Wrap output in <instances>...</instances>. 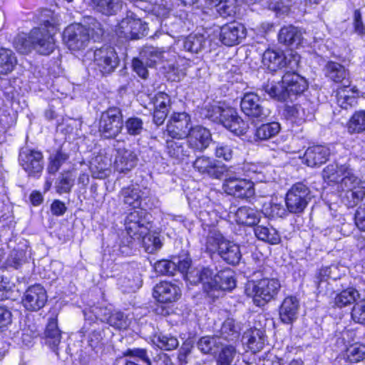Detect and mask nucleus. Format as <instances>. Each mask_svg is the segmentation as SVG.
I'll use <instances>...</instances> for the list:
<instances>
[{"instance_id": "obj_1", "label": "nucleus", "mask_w": 365, "mask_h": 365, "mask_svg": "<svg viewBox=\"0 0 365 365\" xmlns=\"http://www.w3.org/2000/svg\"><path fill=\"white\" fill-rule=\"evenodd\" d=\"M54 24L45 21L41 27L33 29L27 37L19 36L15 41L16 49L21 53L35 50L41 55H49L56 47Z\"/></svg>"}, {"instance_id": "obj_2", "label": "nucleus", "mask_w": 365, "mask_h": 365, "mask_svg": "<svg viewBox=\"0 0 365 365\" xmlns=\"http://www.w3.org/2000/svg\"><path fill=\"white\" fill-rule=\"evenodd\" d=\"M103 34L101 24L95 18L88 16L83 24H73L66 28L63 38L70 50L84 49L91 39L98 41Z\"/></svg>"}, {"instance_id": "obj_3", "label": "nucleus", "mask_w": 365, "mask_h": 365, "mask_svg": "<svg viewBox=\"0 0 365 365\" xmlns=\"http://www.w3.org/2000/svg\"><path fill=\"white\" fill-rule=\"evenodd\" d=\"M186 277L191 284L201 283L202 289L207 294L218 290L231 291L236 286L230 270H222L215 273L210 268L204 267L187 273Z\"/></svg>"}, {"instance_id": "obj_4", "label": "nucleus", "mask_w": 365, "mask_h": 365, "mask_svg": "<svg viewBox=\"0 0 365 365\" xmlns=\"http://www.w3.org/2000/svg\"><path fill=\"white\" fill-rule=\"evenodd\" d=\"M123 128V113L119 108L111 107L102 113L98 123V132L102 138H115Z\"/></svg>"}, {"instance_id": "obj_5", "label": "nucleus", "mask_w": 365, "mask_h": 365, "mask_svg": "<svg viewBox=\"0 0 365 365\" xmlns=\"http://www.w3.org/2000/svg\"><path fill=\"white\" fill-rule=\"evenodd\" d=\"M124 225L128 234L140 240L151 228V215L143 209L134 210L126 215Z\"/></svg>"}, {"instance_id": "obj_6", "label": "nucleus", "mask_w": 365, "mask_h": 365, "mask_svg": "<svg viewBox=\"0 0 365 365\" xmlns=\"http://www.w3.org/2000/svg\"><path fill=\"white\" fill-rule=\"evenodd\" d=\"M311 191L302 182L294 184L288 190L285 197L287 210L294 214L302 213L312 200Z\"/></svg>"}, {"instance_id": "obj_7", "label": "nucleus", "mask_w": 365, "mask_h": 365, "mask_svg": "<svg viewBox=\"0 0 365 365\" xmlns=\"http://www.w3.org/2000/svg\"><path fill=\"white\" fill-rule=\"evenodd\" d=\"M263 103L256 93H247L241 99L240 108L250 120L263 121L270 114V110L263 105Z\"/></svg>"}, {"instance_id": "obj_8", "label": "nucleus", "mask_w": 365, "mask_h": 365, "mask_svg": "<svg viewBox=\"0 0 365 365\" xmlns=\"http://www.w3.org/2000/svg\"><path fill=\"white\" fill-rule=\"evenodd\" d=\"M119 64L118 56L110 46L96 49L93 54V65L103 75L110 74Z\"/></svg>"}, {"instance_id": "obj_9", "label": "nucleus", "mask_w": 365, "mask_h": 365, "mask_svg": "<svg viewBox=\"0 0 365 365\" xmlns=\"http://www.w3.org/2000/svg\"><path fill=\"white\" fill-rule=\"evenodd\" d=\"M19 160L29 176H38L43 169V156L40 151L23 148L20 150Z\"/></svg>"}, {"instance_id": "obj_10", "label": "nucleus", "mask_w": 365, "mask_h": 365, "mask_svg": "<svg viewBox=\"0 0 365 365\" xmlns=\"http://www.w3.org/2000/svg\"><path fill=\"white\" fill-rule=\"evenodd\" d=\"M222 188L227 194L239 198H247L255 195L253 182L240 177H227Z\"/></svg>"}, {"instance_id": "obj_11", "label": "nucleus", "mask_w": 365, "mask_h": 365, "mask_svg": "<svg viewBox=\"0 0 365 365\" xmlns=\"http://www.w3.org/2000/svg\"><path fill=\"white\" fill-rule=\"evenodd\" d=\"M277 279H263L258 282H248L245 287L247 297H274L280 289Z\"/></svg>"}, {"instance_id": "obj_12", "label": "nucleus", "mask_w": 365, "mask_h": 365, "mask_svg": "<svg viewBox=\"0 0 365 365\" xmlns=\"http://www.w3.org/2000/svg\"><path fill=\"white\" fill-rule=\"evenodd\" d=\"M191 129L190 117L186 113H174L167 124L168 135L172 138H186Z\"/></svg>"}, {"instance_id": "obj_13", "label": "nucleus", "mask_w": 365, "mask_h": 365, "mask_svg": "<svg viewBox=\"0 0 365 365\" xmlns=\"http://www.w3.org/2000/svg\"><path fill=\"white\" fill-rule=\"evenodd\" d=\"M246 35L247 30L244 25L232 22L221 27L220 39L225 45L232 46L239 44Z\"/></svg>"}, {"instance_id": "obj_14", "label": "nucleus", "mask_w": 365, "mask_h": 365, "mask_svg": "<svg viewBox=\"0 0 365 365\" xmlns=\"http://www.w3.org/2000/svg\"><path fill=\"white\" fill-rule=\"evenodd\" d=\"M186 138L192 152L204 151L212 141L210 130L200 125L192 128Z\"/></svg>"}, {"instance_id": "obj_15", "label": "nucleus", "mask_w": 365, "mask_h": 365, "mask_svg": "<svg viewBox=\"0 0 365 365\" xmlns=\"http://www.w3.org/2000/svg\"><path fill=\"white\" fill-rule=\"evenodd\" d=\"M165 153L170 158L182 161L190 157L192 151L186 138H171L166 140Z\"/></svg>"}, {"instance_id": "obj_16", "label": "nucleus", "mask_w": 365, "mask_h": 365, "mask_svg": "<svg viewBox=\"0 0 365 365\" xmlns=\"http://www.w3.org/2000/svg\"><path fill=\"white\" fill-rule=\"evenodd\" d=\"M222 118L220 123L227 129L237 135L246 133L248 125L238 115L237 110L231 107L225 108L222 113Z\"/></svg>"}, {"instance_id": "obj_17", "label": "nucleus", "mask_w": 365, "mask_h": 365, "mask_svg": "<svg viewBox=\"0 0 365 365\" xmlns=\"http://www.w3.org/2000/svg\"><path fill=\"white\" fill-rule=\"evenodd\" d=\"M192 166L199 173L216 179L222 178L225 171L224 166H221L215 160L205 155L197 158Z\"/></svg>"}, {"instance_id": "obj_18", "label": "nucleus", "mask_w": 365, "mask_h": 365, "mask_svg": "<svg viewBox=\"0 0 365 365\" xmlns=\"http://www.w3.org/2000/svg\"><path fill=\"white\" fill-rule=\"evenodd\" d=\"M91 312L97 316H102L107 323L118 329H125L128 327L127 317L122 312H111L107 307L94 306L91 307Z\"/></svg>"}, {"instance_id": "obj_19", "label": "nucleus", "mask_w": 365, "mask_h": 365, "mask_svg": "<svg viewBox=\"0 0 365 365\" xmlns=\"http://www.w3.org/2000/svg\"><path fill=\"white\" fill-rule=\"evenodd\" d=\"M137 155L132 150L118 148L114 161V168L119 173H126L137 164Z\"/></svg>"}, {"instance_id": "obj_20", "label": "nucleus", "mask_w": 365, "mask_h": 365, "mask_svg": "<svg viewBox=\"0 0 365 365\" xmlns=\"http://www.w3.org/2000/svg\"><path fill=\"white\" fill-rule=\"evenodd\" d=\"M325 76L336 83H342L344 88L350 85L349 73L345 67L336 62L329 61L324 68Z\"/></svg>"}, {"instance_id": "obj_21", "label": "nucleus", "mask_w": 365, "mask_h": 365, "mask_svg": "<svg viewBox=\"0 0 365 365\" xmlns=\"http://www.w3.org/2000/svg\"><path fill=\"white\" fill-rule=\"evenodd\" d=\"M329 149L323 145H314L305 151L304 160L312 168L318 167L326 163L329 156Z\"/></svg>"}, {"instance_id": "obj_22", "label": "nucleus", "mask_w": 365, "mask_h": 365, "mask_svg": "<svg viewBox=\"0 0 365 365\" xmlns=\"http://www.w3.org/2000/svg\"><path fill=\"white\" fill-rule=\"evenodd\" d=\"M283 83L288 92V97L302 93L308 87L307 81L294 72H287L283 76Z\"/></svg>"}, {"instance_id": "obj_23", "label": "nucleus", "mask_w": 365, "mask_h": 365, "mask_svg": "<svg viewBox=\"0 0 365 365\" xmlns=\"http://www.w3.org/2000/svg\"><path fill=\"white\" fill-rule=\"evenodd\" d=\"M264 331L258 329H251L247 331L243 335L244 343L247 348L253 353L259 352L265 344Z\"/></svg>"}, {"instance_id": "obj_24", "label": "nucleus", "mask_w": 365, "mask_h": 365, "mask_svg": "<svg viewBox=\"0 0 365 365\" xmlns=\"http://www.w3.org/2000/svg\"><path fill=\"white\" fill-rule=\"evenodd\" d=\"M262 212L255 208L243 206L235 212V220L237 224L254 226L259 222Z\"/></svg>"}, {"instance_id": "obj_25", "label": "nucleus", "mask_w": 365, "mask_h": 365, "mask_svg": "<svg viewBox=\"0 0 365 365\" xmlns=\"http://www.w3.org/2000/svg\"><path fill=\"white\" fill-rule=\"evenodd\" d=\"M299 301L297 298H284L280 308L279 317L284 324L292 323L297 317Z\"/></svg>"}, {"instance_id": "obj_26", "label": "nucleus", "mask_w": 365, "mask_h": 365, "mask_svg": "<svg viewBox=\"0 0 365 365\" xmlns=\"http://www.w3.org/2000/svg\"><path fill=\"white\" fill-rule=\"evenodd\" d=\"M218 255L228 264H236L241 259V252L237 245L225 240L221 243Z\"/></svg>"}, {"instance_id": "obj_27", "label": "nucleus", "mask_w": 365, "mask_h": 365, "mask_svg": "<svg viewBox=\"0 0 365 365\" xmlns=\"http://www.w3.org/2000/svg\"><path fill=\"white\" fill-rule=\"evenodd\" d=\"M262 63L269 70L275 71L287 65L286 57L281 51L266 50L262 56Z\"/></svg>"}, {"instance_id": "obj_28", "label": "nucleus", "mask_w": 365, "mask_h": 365, "mask_svg": "<svg viewBox=\"0 0 365 365\" xmlns=\"http://www.w3.org/2000/svg\"><path fill=\"white\" fill-rule=\"evenodd\" d=\"M46 344H48L57 354V346L61 342V331L58 328L57 319L49 318L45 331Z\"/></svg>"}, {"instance_id": "obj_29", "label": "nucleus", "mask_w": 365, "mask_h": 365, "mask_svg": "<svg viewBox=\"0 0 365 365\" xmlns=\"http://www.w3.org/2000/svg\"><path fill=\"white\" fill-rule=\"evenodd\" d=\"M278 37L280 43L287 46H297L302 40V33L297 27L284 26L280 29Z\"/></svg>"}, {"instance_id": "obj_30", "label": "nucleus", "mask_w": 365, "mask_h": 365, "mask_svg": "<svg viewBox=\"0 0 365 365\" xmlns=\"http://www.w3.org/2000/svg\"><path fill=\"white\" fill-rule=\"evenodd\" d=\"M110 160L103 155L96 156L90 165V170L94 178L103 179L108 175Z\"/></svg>"}, {"instance_id": "obj_31", "label": "nucleus", "mask_w": 365, "mask_h": 365, "mask_svg": "<svg viewBox=\"0 0 365 365\" xmlns=\"http://www.w3.org/2000/svg\"><path fill=\"white\" fill-rule=\"evenodd\" d=\"M255 234L259 240L272 245L279 244L281 240L279 232L273 227L258 225L255 228Z\"/></svg>"}, {"instance_id": "obj_32", "label": "nucleus", "mask_w": 365, "mask_h": 365, "mask_svg": "<svg viewBox=\"0 0 365 365\" xmlns=\"http://www.w3.org/2000/svg\"><path fill=\"white\" fill-rule=\"evenodd\" d=\"M96 10L106 16L115 15L122 8L121 0H92Z\"/></svg>"}, {"instance_id": "obj_33", "label": "nucleus", "mask_w": 365, "mask_h": 365, "mask_svg": "<svg viewBox=\"0 0 365 365\" xmlns=\"http://www.w3.org/2000/svg\"><path fill=\"white\" fill-rule=\"evenodd\" d=\"M16 62V58L11 50L0 48V76L10 73Z\"/></svg>"}, {"instance_id": "obj_34", "label": "nucleus", "mask_w": 365, "mask_h": 365, "mask_svg": "<svg viewBox=\"0 0 365 365\" xmlns=\"http://www.w3.org/2000/svg\"><path fill=\"white\" fill-rule=\"evenodd\" d=\"M264 89L270 98L277 101H284L289 98L287 90H286L285 85L283 83V77L281 81L267 83Z\"/></svg>"}, {"instance_id": "obj_35", "label": "nucleus", "mask_w": 365, "mask_h": 365, "mask_svg": "<svg viewBox=\"0 0 365 365\" xmlns=\"http://www.w3.org/2000/svg\"><path fill=\"white\" fill-rule=\"evenodd\" d=\"M207 38L203 34H190L183 42L184 48L193 53H197L206 45Z\"/></svg>"}, {"instance_id": "obj_36", "label": "nucleus", "mask_w": 365, "mask_h": 365, "mask_svg": "<svg viewBox=\"0 0 365 365\" xmlns=\"http://www.w3.org/2000/svg\"><path fill=\"white\" fill-rule=\"evenodd\" d=\"M347 168L345 165L339 166L334 163L329 164L322 171L323 178L329 182H339L343 174H346Z\"/></svg>"}, {"instance_id": "obj_37", "label": "nucleus", "mask_w": 365, "mask_h": 365, "mask_svg": "<svg viewBox=\"0 0 365 365\" xmlns=\"http://www.w3.org/2000/svg\"><path fill=\"white\" fill-rule=\"evenodd\" d=\"M344 358L350 363H357L365 359V345L356 343L350 345L343 354Z\"/></svg>"}, {"instance_id": "obj_38", "label": "nucleus", "mask_w": 365, "mask_h": 365, "mask_svg": "<svg viewBox=\"0 0 365 365\" xmlns=\"http://www.w3.org/2000/svg\"><path fill=\"white\" fill-rule=\"evenodd\" d=\"M281 126L279 123L272 122L262 124L256 129L255 136L261 140H268L277 135L280 131Z\"/></svg>"}, {"instance_id": "obj_39", "label": "nucleus", "mask_w": 365, "mask_h": 365, "mask_svg": "<svg viewBox=\"0 0 365 365\" xmlns=\"http://www.w3.org/2000/svg\"><path fill=\"white\" fill-rule=\"evenodd\" d=\"M342 202L349 207H353L361 202L365 195L364 187H356L355 190L343 191Z\"/></svg>"}, {"instance_id": "obj_40", "label": "nucleus", "mask_w": 365, "mask_h": 365, "mask_svg": "<svg viewBox=\"0 0 365 365\" xmlns=\"http://www.w3.org/2000/svg\"><path fill=\"white\" fill-rule=\"evenodd\" d=\"M123 197V202L130 207H139L141 205V196L138 188L129 186L122 189L120 192Z\"/></svg>"}, {"instance_id": "obj_41", "label": "nucleus", "mask_w": 365, "mask_h": 365, "mask_svg": "<svg viewBox=\"0 0 365 365\" xmlns=\"http://www.w3.org/2000/svg\"><path fill=\"white\" fill-rule=\"evenodd\" d=\"M348 132L351 134L365 130V110H359L354 113L347 123Z\"/></svg>"}, {"instance_id": "obj_42", "label": "nucleus", "mask_w": 365, "mask_h": 365, "mask_svg": "<svg viewBox=\"0 0 365 365\" xmlns=\"http://www.w3.org/2000/svg\"><path fill=\"white\" fill-rule=\"evenodd\" d=\"M181 294L180 288L178 284L168 282H161L154 287L153 297H161L166 294L171 297H178Z\"/></svg>"}, {"instance_id": "obj_43", "label": "nucleus", "mask_w": 365, "mask_h": 365, "mask_svg": "<svg viewBox=\"0 0 365 365\" xmlns=\"http://www.w3.org/2000/svg\"><path fill=\"white\" fill-rule=\"evenodd\" d=\"M340 188L342 191L355 190L356 187H364L360 179H359L348 167L346 170V174L339 180Z\"/></svg>"}, {"instance_id": "obj_44", "label": "nucleus", "mask_w": 365, "mask_h": 365, "mask_svg": "<svg viewBox=\"0 0 365 365\" xmlns=\"http://www.w3.org/2000/svg\"><path fill=\"white\" fill-rule=\"evenodd\" d=\"M226 240L224 239L223 236L216 230L211 229L206 237L205 248L207 252L210 253H215L218 252L222 242Z\"/></svg>"}, {"instance_id": "obj_45", "label": "nucleus", "mask_w": 365, "mask_h": 365, "mask_svg": "<svg viewBox=\"0 0 365 365\" xmlns=\"http://www.w3.org/2000/svg\"><path fill=\"white\" fill-rule=\"evenodd\" d=\"M240 327L232 318H227L221 327L222 336L227 340H234L239 336Z\"/></svg>"}, {"instance_id": "obj_46", "label": "nucleus", "mask_w": 365, "mask_h": 365, "mask_svg": "<svg viewBox=\"0 0 365 365\" xmlns=\"http://www.w3.org/2000/svg\"><path fill=\"white\" fill-rule=\"evenodd\" d=\"M69 159V155L62 149L58 150L55 154L49 158V164L47 170L50 174H55Z\"/></svg>"}, {"instance_id": "obj_47", "label": "nucleus", "mask_w": 365, "mask_h": 365, "mask_svg": "<svg viewBox=\"0 0 365 365\" xmlns=\"http://www.w3.org/2000/svg\"><path fill=\"white\" fill-rule=\"evenodd\" d=\"M74 185V178L69 172L61 173L55 182V188L58 194L69 193Z\"/></svg>"}, {"instance_id": "obj_48", "label": "nucleus", "mask_w": 365, "mask_h": 365, "mask_svg": "<svg viewBox=\"0 0 365 365\" xmlns=\"http://www.w3.org/2000/svg\"><path fill=\"white\" fill-rule=\"evenodd\" d=\"M153 342L161 349L171 351L175 349L179 342L176 337L168 334H159L155 336Z\"/></svg>"}, {"instance_id": "obj_49", "label": "nucleus", "mask_w": 365, "mask_h": 365, "mask_svg": "<svg viewBox=\"0 0 365 365\" xmlns=\"http://www.w3.org/2000/svg\"><path fill=\"white\" fill-rule=\"evenodd\" d=\"M142 58L145 61L149 67L153 66L157 62L163 58V51L158 48L147 47L141 53Z\"/></svg>"}, {"instance_id": "obj_50", "label": "nucleus", "mask_w": 365, "mask_h": 365, "mask_svg": "<svg viewBox=\"0 0 365 365\" xmlns=\"http://www.w3.org/2000/svg\"><path fill=\"white\" fill-rule=\"evenodd\" d=\"M139 240L142 241V244L148 253H153L162 246L160 238L149 232L144 235Z\"/></svg>"}, {"instance_id": "obj_51", "label": "nucleus", "mask_w": 365, "mask_h": 365, "mask_svg": "<svg viewBox=\"0 0 365 365\" xmlns=\"http://www.w3.org/2000/svg\"><path fill=\"white\" fill-rule=\"evenodd\" d=\"M123 125H125L127 133L130 135H140L143 130V122L138 117L128 118Z\"/></svg>"}, {"instance_id": "obj_52", "label": "nucleus", "mask_w": 365, "mask_h": 365, "mask_svg": "<svg viewBox=\"0 0 365 365\" xmlns=\"http://www.w3.org/2000/svg\"><path fill=\"white\" fill-rule=\"evenodd\" d=\"M216 11L222 16H232L235 14V0H222L215 6Z\"/></svg>"}, {"instance_id": "obj_53", "label": "nucleus", "mask_w": 365, "mask_h": 365, "mask_svg": "<svg viewBox=\"0 0 365 365\" xmlns=\"http://www.w3.org/2000/svg\"><path fill=\"white\" fill-rule=\"evenodd\" d=\"M154 267L157 273L163 275H174L177 271V264L166 259L158 261Z\"/></svg>"}, {"instance_id": "obj_54", "label": "nucleus", "mask_w": 365, "mask_h": 365, "mask_svg": "<svg viewBox=\"0 0 365 365\" xmlns=\"http://www.w3.org/2000/svg\"><path fill=\"white\" fill-rule=\"evenodd\" d=\"M130 24L131 28L130 30V36H129V39L140 38L146 34V26L143 24L140 19H136L132 16Z\"/></svg>"}, {"instance_id": "obj_55", "label": "nucleus", "mask_w": 365, "mask_h": 365, "mask_svg": "<svg viewBox=\"0 0 365 365\" xmlns=\"http://www.w3.org/2000/svg\"><path fill=\"white\" fill-rule=\"evenodd\" d=\"M124 355L129 356L136 361H141L148 365H151L152 362L148 356L147 350L141 348L128 349L124 353Z\"/></svg>"}, {"instance_id": "obj_56", "label": "nucleus", "mask_w": 365, "mask_h": 365, "mask_svg": "<svg viewBox=\"0 0 365 365\" xmlns=\"http://www.w3.org/2000/svg\"><path fill=\"white\" fill-rule=\"evenodd\" d=\"M236 354L235 348L232 346L223 347L219 354L217 365H230Z\"/></svg>"}, {"instance_id": "obj_57", "label": "nucleus", "mask_w": 365, "mask_h": 365, "mask_svg": "<svg viewBox=\"0 0 365 365\" xmlns=\"http://www.w3.org/2000/svg\"><path fill=\"white\" fill-rule=\"evenodd\" d=\"M131 19L132 15L127 16L120 21L118 26H116L115 32L119 37L129 39V36H130V30L131 28Z\"/></svg>"}, {"instance_id": "obj_58", "label": "nucleus", "mask_w": 365, "mask_h": 365, "mask_svg": "<svg viewBox=\"0 0 365 365\" xmlns=\"http://www.w3.org/2000/svg\"><path fill=\"white\" fill-rule=\"evenodd\" d=\"M21 304L29 311L35 312L46 304V298H21Z\"/></svg>"}, {"instance_id": "obj_59", "label": "nucleus", "mask_w": 365, "mask_h": 365, "mask_svg": "<svg viewBox=\"0 0 365 365\" xmlns=\"http://www.w3.org/2000/svg\"><path fill=\"white\" fill-rule=\"evenodd\" d=\"M284 115L289 118L303 120L304 114L301 106L298 104H287L284 106Z\"/></svg>"}, {"instance_id": "obj_60", "label": "nucleus", "mask_w": 365, "mask_h": 365, "mask_svg": "<svg viewBox=\"0 0 365 365\" xmlns=\"http://www.w3.org/2000/svg\"><path fill=\"white\" fill-rule=\"evenodd\" d=\"M145 61L142 58H133L132 61V67L133 71L142 78L146 79L148 77V71Z\"/></svg>"}, {"instance_id": "obj_61", "label": "nucleus", "mask_w": 365, "mask_h": 365, "mask_svg": "<svg viewBox=\"0 0 365 365\" xmlns=\"http://www.w3.org/2000/svg\"><path fill=\"white\" fill-rule=\"evenodd\" d=\"M351 316L354 320L358 323L365 324V299L354 306Z\"/></svg>"}, {"instance_id": "obj_62", "label": "nucleus", "mask_w": 365, "mask_h": 365, "mask_svg": "<svg viewBox=\"0 0 365 365\" xmlns=\"http://www.w3.org/2000/svg\"><path fill=\"white\" fill-rule=\"evenodd\" d=\"M336 97L337 104L344 109H348L355 101V98L353 96L346 95L345 91L341 89L336 91Z\"/></svg>"}, {"instance_id": "obj_63", "label": "nucleus", "mask_w": 365, "mask_h": 365, "mask_svg": "<svg viewBox=\"0 0 365 365\" xmlns=\"http://www.w3.org/2000/svg\"><path fill=\"white\" fill-rule=\"evenodd\" d=\"M215 155L225 160H230L233 155V150L231 145L225 143H219L215 148Z\"/></svg>"}, {"instance_id": "obj_64", "label": "nucleus", "mask_w": 365, "mask_h": 365, "mask_svg": "<svg viewBox=\"0 0 365 365\" xmlns=\"http://www.w3.org/2000/svg\"><path fill=\"white\" fill-rule=\"evenodd\" d=\"M170 97L168 94L159 92L156 94L154 100L155 109L168 110L170 106Z\"/></svg>"}]
</instances>
